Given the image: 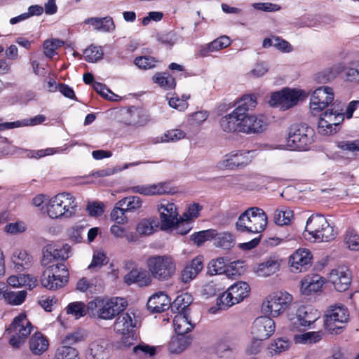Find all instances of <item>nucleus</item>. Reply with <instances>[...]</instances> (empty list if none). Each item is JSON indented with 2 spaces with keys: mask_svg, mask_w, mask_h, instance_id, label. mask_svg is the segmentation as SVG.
<instances>
[{
  "mask_svg": "<svg viewBox=\"0 0 359 359\" xmlns=\"http://www.w3.org/2000/svg\"><path fill=\"white\" fill-rule=\"evenodd\" d=\"M128 306L125 298L119 297H97L88 303L90 315L97 319L110 320Z\"/></svg>",
  "mask_w": 359,
  "mask_h": 359,
  "instance_id": "nucleus-1",
  "label": "nucleus"
},
{
  "mask_svg": "<svg viewBox=\"0 0 359 359\" xmlns=\"http://www.w3.org/2000/svg\"><path fill=\"white\" fill-rule=\"evenodd\" d=\"M43 208L50 219H70L76 215L78 203L72 194L62 192L49 198Z\"/></svg>",
  "mask_w": 359,
  "mask_h": 359,
  "instance_id": "nucleus-2",
  "label": "nucleus"
},
{
  "mask_svg": "<svg viewBox=\"0 0 359 359\" xmlns=\"http://www.w3.org/2000/svg\"><path fill=\"white\" fill-rule=\"evenodd\" d=\"M266 226V214L257 207L248 208L238 217L236 222V229L238 231L253 234L262 233Z\"/></svg>",
  "mask_w": 359,
  "mask_h": 359,
  "instance_id": "nucleus-3",
  "label": "nucleus"
},
{
  "mask_svg": "<svg viewBox=\"0 0 359 359\" xmlns=\"http://www.w3.org/2000/svg\"><path fill=\"white\" fill-rule=\"evenodd\" d=\"M305 231L309 236L308 239L317 242H329L334 240L337 231L321 215H311L306 224Z\"/></svg>",
  "mask_w": 359,
  "mask_h": 359,
  "instance_id": "nucleus-4",
  "label": "nucleus"
},
{
  "mask_svg": "<svg viewBox=\"0 0 359 359\" xmlns=\"http://www.w3.org/2000/svg\"><path fill=\"white\" fill-rule=\"evenodd\" d=\"M147 266L151 276L165 281L172 278L176 272V263L170 255H155L147 259Z\"/></svg>",
  "mask_w": 359,
  "mask_h": 359,
  "instance_id": "nucleus-5",
  "label": "nucleus"
},
{
  "mask_svg": "<svg viewBox=\"0 0 359 359\" xmlns=\"http://www.w3.org/2000/svg\"><path fill=\"white\" fill-rule=\"evenodd\" d=\"M314 130L306 125H293L290 128L287 147L293 151H306L313 142Z\"/></svg>",
  "mask_w": 359,
  "mask_h": 359,
  "instance_id": "nucleus-6",
  "label": "nucleus"
},
{
  "mask_svg": "<svg viewBox=\"0 0 359 359\" xmlns=\"http://www.w3.org/2000/svg\"><path fill=\"white\" fill-rule=\"evenodd\" d=\"M309 93L304 90L285 88L271 94L269 104L285 111L294 107L299 100L306 99Z\"/></svg>",
  "mask_w": 359,
  "mask_h": 359,
  "instance_id": "nucleus-7",
  "label": "nucleus"
},
{
  "mask_svg": "<svg viewBox=\"0 0 359 359\" xmlns=\"http://www.w3.org/2000/svg\"><path fill=\"white\" fill-rule=\"evenodd\" d=\"M292 296L285 291H278L268 295L262 304L265 315L275 318L283 313L292 302Z\"/></svg>",
  "mask_w": 359,
  "mask_h": 359,
  "instance_id": "nucleus-8",
  "label": "nucleus"
},
{
  "mask_svg": "<svg viewBox=\"0 0 359 359\" xmlns=\"http://www.w3.org/2000/svg\"><path fill=\"white\" fill-rule=\"evenodd\" d=\"M348 320L349 311L344 305L330 306L324 316L325 330L330 334H339Z\"/></svg>",
  "mask_w": 359,
  "mask_h": 359,
  "instance_id": "nucleus-9",
  "label": "nucleus"
},
{
  "mask_svg": "<svg viewBox=\"0 0 359 359\" xmlns=\"http://www.w3.org/2000/svg\"><path fill=\"white\" fill-rule=\"evenodd\" d=\"M68 278L69 271L64 264H52L43 271L41 283L44 287L55 290L64 287Z\"/></svg>",
  "mask_w": 359,
  "mask_h": 359,
  "instance_id": "nucleus-10",
  "label": "nucleus"
},
{
  "mask_svg": "<svg viewBox=\"0 0 359 359\" xmlns=\"http://www.w3.org/2000/svg\"><path fill=\"white\" fill-rule=\"evenodd\" d=\"M33 327L25 313L16 316L8 328L11 338L10 345L18 348L24 344L31 334Z\"/></svg>",
  "mask_w": 359,
  "mask_h": 359,
  "instance_id": "nucleus-11",
  "label": "nucleus"
},
{
  "mask_svg": "<svg viewBox=\"0 0 359 359\" xmlns=\"http://www.w3.org/2000/svg\"><path fill=\"white\" fill-rule=\"evenodd\" d=\"M137 320L133 312L128 311L118 316L114 323V330L122 336V344L125 347L134 345L136 337L134 328L136 327Z\"/></svg>",
  "mask_w": 359,
  "mask_h": 359,
  "instance_id": "nucleus-12",
  "label": "nucleus"
},
{
  "mask_svg": "<svg viewBox=\"0 0 359 359\" xmlns=\"http://www.w3.org/2000/svg\"><path fill=\"white\" fill-rule=\"evenodd\" d=\"M257 156L255 150H234L224 156L217 163L219 169H243Z\"/></svg>",
  "mask_w": 359,
  "mask_h": 359,
  "instance_id": "nucleus-13",
  "label": "nucleus"
},
{
  "mask_svg": "<svg viewBox=\"0 0 359 359\" xmlns=\"http://www.w3.org/2000/svg\"><path fill=\"white\" fill-rule=\"evenodd\" d=\"M156 210L159 215L161 229L165 231L172 230L177 224L180 217L177 205L172 202L163 199L156 204Z\"/></svg>",
  "mask_w": 359,
  "mask_h": 359,
  "instance_id": "nucleus-14",
  "label": "nucleus"
},
{
  "mask_svg": "<svg viewBox=\"0 0 359 359\" xmlns=\"http://www.w3.org/2000/svg\"><path fill=\"white\" fill-rule=\"evenodd\" d=\"M344 119L342 109H328L320 114L318 130V133L328 135L337 133V127Z\"/></svg>",
  "mask_w": 359,
  "mask_h": 359,
  "instance_id": "nucleus-15",
  "label": "nucleus"
},
{
  "mask_svg": "<svg viewBox=\"0 0 359 359\" xmlns=\"http://www.w3.org/2000/svg\"><path fill=\"white\" fill-rule=\"evenodd\" d=\"M240 133L246 135H258L265 132L269 120L263 114H249L241 116Z\"/></svg>",
  "mask_w": 359,
  "mask_h": 359,
  "instance_id": "nucleus-16",
  "label": "nucleus"
},
{
  "mask_svg": "<svg viewBox=\"0 0 359 359\" xmlns=\"http://www.w3.org/2000/svg\"><path fill=\"white\" fill-rule=\"evenodd\" d=\"M334 100V93L332 88L322 86L316 89L311 97L310 110L313 115L317 116L327 108Z\"/></svg>",
  "mask_w": 359,
  "mask_h": 359,
  "instance_id": "nucleus-17",
  "label": "nucleus"
},
{
  "mask_svg": "<svg viewBox=\"0 0 359 359\" xmlns=\"http://www.w3.org/2000/svg\"><path fill=\"white\" fill-rule=\"evenodd\" d=\"M127 190L147 196L172 194L175 192V189L168 182L135 185L129 187Z\"/></svg>",
  "mask_w": 359,
  "mask_h": 359,
  "instance_id": "nucleus-18",
  "label": "nucleus"
},
{
  "mask_svg": "<svg viewBox=\"0 0 359 359\" xmlns=\"http://www.w3.org/2000/svg\"><path fill=\"white\" fill-rule=\"evenodd\" d=\"M328 281L337 291L345 292L348 290L351 283V272L346 266H339L330 271Z\"/></svg>",
  "mask_w": 359,
  "mask_h": 359,
  "instance_id": "nucleus-19",
  "label": "nucleus"
},
{
  "mask_svg": "<svg viewBox=\"0 0 359 359\" xmlns=\"http://www.w3.org/2000/svg\"><path fill=\"white\" fill-rule=\"evenodd\" d=\"M275 327V323L271 317L261 316L254 321L251 333L254 339L264 340L273 334Z\"/></svg>",
  "mask_w": 359,
  "mask_h": 359,
  "instance_id": "nucleus-20",
  "label": "nucleus"
},
{
  "mask_svg": "<svg viewBox=\"0 0 359 359\" xmlns=\"http://www.w3.org/2000/svg\"><path fill=\"white\" fill-rule=\"evenodd\" d=\"M312 258V254L309 249H297L289 258L291 271L294 273H300L306 271L311 266Z\"/></svg>",
  "mask_w": 359,
  "mask_h": 359,
  "instance_id": "nucleus-21",
  "label": "nucleus"
},
{
  "mask_svg": "<svg viewBox=\"0 0 359 359\" xmlns=\"http://www.w3.org/2000/svg\"><path fill=\"white\" fill-rule=\"evenodd\" d=\"M320 318V313L313 309L302 306L297 311L296 316L291 319L293 328L300 326H309Z\"/></svg>",
  "mask_w": 359,
  "mask_h": 359,
  "instance_id": "nucleus-22",
  "label": "nucleus"
},
{
  "mask_svg": "<svg viewBox=\"0 0 359 359\" xmlns=\"http://www.w3.org/2000/svg\"><path fill=\"white\" fill-rule=\"evenodd\" d=\"M282 259L277 255H271L265 261L259 264L255 269V273L260 277L270 276L279 271Z\"/></svg>",
  "mask_w": 359,
  "mask_h": 359,
  "instance_id": "nucleus-23",
  "label": "nucleus"
},
{
  "mask_svg": "<svg viewBox=\"0 0 359 359\" xmlns=\"http://www.w3.org/2000/svg\"><path fill=\"white\" fill-rule=\"evenodd\" d=\"M171 308V300L163 292H158L151 296L147 302V308L152 313H161Z\"/></svg>",
  "mask_w": 359,
  "mask_h": 359,
  "instance_id": "nucleus-24",
  "label": "nucleus"
},
{
  "mask_svg": "<svg viewBox=\"0 0 359 359\" xmlns=\"http://www.w3.org/2000/svg\"><path fill=\"white\" fill-rule=\"evenodd\" d=\"M203 268V259L198 256L187 264L181 271V280L188 283L194 280Z\"/></svg>",
  "mask_w": 359,
  "mask_h": 359,
  "instance_id": "nucleus-25",
  "label": "nucleus"
},
{
  "mask_svg": "<svg viewBox=\"0 0 359 359\" xmlns=\"http://www.w3.org/2000/svg\"><path fill=\"white\" fill-rule=\"evenodd\" d=\"M325 280L318 274H311L305 276L301 281V292L306 295L311 294L321 290Z\"/></svg>",
  "mask_w": 359,
  "mask_h": 359,
  "instance_id": "nucleus-26",
  "label": "nucleus"
},
{
  "mask_svg": "<svg viewBox=\"0 0 359 359\" xmlns=\"http://www.w3.org/2000/svg\"><path fill=\"white\" fill-rule=\"evenodd\" d=\"M124 280L128 285L137 283L139 286H147L151 283L150 272L142 269H134L127 273Z\"/></svg>",
  "mask_w": 359,
  "mask_h": 359,
  "instance_id": "nucleus-27",
  "label": "nucleus"
},
{
  "mask_svg": "<svg viewBox=\"0 0 359 359\" xmlns=\"http://www.w3.org/2000/svg\"><path fill=\"white\" fill-rule=\"evenodd\" d=\"M344 69V63L339 62L318 72L315 74L314 79L318 83H326L333 81Z\"/></svg>",
  "mask_w": 359,
  "mask_h": 359,
  "instance_id": "nucleus-28",
  "label": "nucleus"
},
{
  "mask_svg": "<svg viewBox=\"0 0 359 359\" xmlns=\"http://www.w3.org/2000/svg\"><path fill=\"white\" fill-rule=\"evenodd\" d=\"M86 25H91L93 29L100 32H112L116 27L111 17L89 18L83 21Z\"/></svg>",
  "mask_w": 359,
  "mask_h": 359,
  "instance_id": "nucleus-29",
  "label": "nucleus"
},
{
  "mask_svg": "<svg viewBox=\"0 0 359 359\" xmlns=\"http://www.w3.org/2000/svg\"><path fill=\"white\" fill-rule=\"evenodd\" d=\"M241 116L234 110L222 116L219 121L222 130L226 133H240Z\"/></svg>",
  "mask_w": 359,
  "mask_h": 359,
  "instance_id": "nucleus-30",
  "label": "nucleus"
},
{
  "mask_svg": "<svg viewBox=\"0 0 359 359\" xmlns=\"http://www.w3.org/2000/svg\"><path fill=\"white\" fill-rule=\"evenodd\" d=\"M173 318V326L177 334H186L194 328L189 317L190 313H175Z\"/></svg>",
  "mask_w": 359,
  "mask_h": 359,
  "instance_id": "nucleus-31",
  "label": "nucleus"
},
{
  "mask_svg": "<svg viewBox=\"0 0 359 359\" xmlns=\"http://www.w3.org/2000/svg\"><path fill=\"white\" fill-rule=\"evenodd\" d=\"M237 107L233 109L241 116L248 114V111L254 109L257 104V96L254 94H246L236 100Z\"/></svg>",
  "mask_w": 359,
  "mask_h": 359,
  "instance_id": "nucleus-32",
  "label": "nucleus"
},
{
  "mask_svg": "<svg viewBox=\"0 0 359 359\" xmlns=\"http://www.w3.org/2000/svg\"><path fill=\"white\" fill-rule=\"evenodd\" d=\"M29 344L32 353L37 355L46 351L49 346L48 339L41 332L34 333L31 337Z\"/></svg>",
  "mask_w": 359,
  "mask_h": 359,
  "instance_id": "nucleus-33",
  "label": "nucleus"
},
{
  "mask_svg": "<svg viewBox=\"0 0 359 359\" xmlns=\"http://www.w3.org/2000/svg\"><path fill=\"white\" fill-rule=\"evenodd\" d=\"M7 283L13 287H26L29 289H32L36 287L37 280L34 276L31 275H13L8 278Z\"/></svg>",
  "mask_w": 359,
  "mask_h": 359,
  "instance_id": "nucleus-34",
  "label": "nucleus"
},
{
  "mask_svg": "<svg viewBox=\"0 0 359 359\" xmlns=\"http://www.w3.org/2000/svg\"><path fill=\"white\" fill-rule=\"evenodd\" d=\"M89 353L93 359H107L109 357L108 344L104 339H97L89 345Z\"/></svg>",
  "mask_w": 359,
  "mask_h": 359,
  "instance_id": "nucleus-35",
  "label": "nucleus"
},
{
  "mask_svg": "<svg viewBox=\"0 0 359 359\" xmlns=\"http://www.w3.org/2000/svg\"><path fill=\"white\" fill-rule=\"evenodd\" d=\"M192 302L193 297L189 293H182L171 303V311L172 313H190L189 306Z\"/></svg>",
  "mask_w": 359,
  "mask_h": 359,
  "instance_id": "nucleus-36",
  "label": "nucleus"
},
{
  "mask_svg": "<svg viewBox=\"0 0 359 359\" xmlns=\"http://www.w3.org/2000/svg\"><path fill=\"white\" fill-rule=\"evenodd\" d=\"M191 339L185 334H177L172 337L168 344V349L172 353L182 352L190 344Z\"/></svg>",
  "mask_w": 359,
  "mask_h": 359,
  "instance_id": "nucleus-37",
  "label": "nucleus"
},
{
  "mask_svg": "<svg viewBox=\"0 0 359 359\" xmlns=\"http://www.w3.org/2000/svg\"><path fill=\"white\" fill-rule=\"evenodd\" d=\"M159 226L158 220L155 217H149L140 220L136 226V231L140 236L152 234Z\"/></svg>",
  "mask_w": 359,
  "mask_h": 359,
  "instance_id": "nucleus-38",
  "label": "nucleus"
},
{
  "mask_svg": "<svg viewBox=\"0 0 359 359\" xmlns=\"http://www.w3.org/2000/svg\"><path fill=\"white\" fill-rule=\"evenodd\" d=\"M323 337L321 331L307 332L294 334L293 340L297 344H311L318 342Z\"/></svg>",
  "mask_w": 359,
  "mask_h": 359,
  "instance_id": "nucleus-39",
  "label": "nucleus"
},
{
  "mask_svg": "<svg viewBox=\"0 0 359 359\" xmlns=\"http://www.w3.org/2000/svg\"><path fill=\"white\" fill-rule=\"evenodd\" d=\"M229 288L231 292V295L234 297L233 298L238 304L247 297L250 292V287L248 284L243 281L235 283Z\"/></svg>",
  "mask_w": 359,
  "mask_h": 359,
  "instance_id": "nucleus-40",
  "label": "nucleus"
},
{
  "mask_svg": "<svg viewBox=\"0 0 359 359\" xmlns=\"http://www.w3.org/2000/svg\"><path fill=\"white\" fill-rule=\"evenodd\" d=\"M11 259L15 268L20 271L22 269L29 266L32 258L25 250H16L14 251Z\"/></svg>",
  "mask_w": 359,
  "mask_h": 359,
  "instance_id": "nucleus-41",
  "label": "nucleus"
},
{
  "mask_svg": "<svg viewBox=\"0 0 359 359\" xmlns=\"http://www.w3.org/2000/svg\"><path fill=\"white\" fill-rule=\"evenodd\" d=\"M152 79L154 83L165 90L172 89L176 86L175 78L167 72H157Z\"/></svg>",
  "mask_w": 359,
  "mask_h": 359,
  "instance_id": "nucleus-42",
  "label": "nucleus"
},
{
  "mask_svg": "<svg viewBox=\"0 0 359 359\" xmlns=\"http://www.w3.org/2000/svg\"><path fill=\"white\" fill-rule=\"evenodd\" d=\"M127 120L126 123L130 126H142L147 123V118L142 111L135 107H131L127 111Z\"/></svg>",
  "mask_w": 359,
  "mask_h": 359,
  "instance_id": "nucleus-43",
  "label": "nucleus"
},
{
  "mask_svg": "<svg viewBox=\"0 0 359 359\" xmlns=\"http://www.w3.org/2000/svg\"><path fill=\"white\" fill-rule=\"evenodd\" d=\"M186 133L178 128L167 130L164 134L156 137V142H175L184 139Z\"/></svg>",
  "mask_w": 359,
  "mask_h": 359,
  "instance_id": "nucleus-44",
  "label": "nucleus"
},
{
  "mask_svg": "<svg viewBox=\"0 0 359 359\" xmlns=\"http://www.w3.org/2000/svg\"><path fill=\"white\" fill-rule=\"evenodd\" d=\"M66 313L72 316L75 319H79L86 315L88 311V304L83 302H74L69 303L66 309Z\"/></svg>",
  "mask_w": 359,
  "mask_h": 359,
  "instance_id": "nucleus-45",
  "label": "nucleus"
},
{
  "mask_svg": "<svg viewBox=\"0 0 359 359\" xmlns=\"http://www.w3.org/2000/svg\"><path fill=\"white\" fill-rule=\"evenodd\" d=\"M215 245L224 249H231L235 243L234 236L229 232H222L214 236Z\"/></svg>",
  "mask_w": 359,
  "mask_h": 359,
  "instance_id": "nucleus-46",
  "label": "nucleus"
},
{
  "mask_svg": "<svg viewBox=\"0 0 359 359\" xmlns=\"http://www.w3.org/2000/svg\"><path fill=\"white\" fill-rule=\"evenodd\" d=\"M110 233L116 238H126L128 242H136L137 236L133 231H128L126 229L118 224H114L110 227Z\"/></svg>",
  "mask_w": 359,
  "mask_h": 359,
  "instance_id": "nucleus-47",
  "label": "nucleus"
},
{
  "mask_svg": "<svg viewBox=\"0 0 359 359\" xmlns=\"http://www.w3.org/2000/svg\"><path fill=\"white\" fill-rule=\"evenodd\" d=\"M27 294V293L25 290L8 292L7 288L4 292V299L8 304L18 306L22 304L25 302Z\"/></svg>",
  "mask_w": 359,
  "mask_h": 359,
  "instance_id": "nucleus-48",
  "label": "nucleus"
},
{
  "mask_svg": "<svg viewBox=\"0 0 359 359\" xmlns=\"http://www.w3.org/2000/svg\"><path fill=\"white\" fill-rule=\"evenodd\" d=\"M121 203L119 201L116 202L110 214L111 219L118 224H124L128 222V218L126 215L127 211L121 205Z\"/></svg>",
  "mask_w": 359,
  "mask_h": 359,
  "instance_id": "nucleus-49",
  "label": "nucleus"
},
{
  "mask_svg": "<svg viewBox=\"0 0 359 359\" xmlns=\"http://www.w3.org/2000/svg\"><path fill=\"white\" fill-rule=\"evenodd\" d=\"M119 201L122 202L121 205L123 206L126 205V208H124L127 212H134L139 210L142 208L143 203L142 200L139 196H136L125 197Z\"/></svg>",
  "mask_w": 359,
  "mask_h": 359,
  "instance_id": "nucleus-50",
  "label": "nucleus"
},
{
  "mask_svg": "<svg viewBox=\"0 0 359 359\" xmlns=\"http://www.w3.org/2000/svg\"><path fill=\"white\" fill-rule=\"evenodd\" d=\"M228 260L224 257H218L208 264V271L211 275L226 274Z\"/></svg>",
  "mask_w": 359,
  "mask_h": 359,
  "instance_id": "nucleus-51",
  "label": "nucleus"
},
{
  "mask_svg": "<svg viewBox=\"0 0 359 359\" xmlns=\"http://www.w3.org/2000/svg\"><path fill=\"white\" fill-rule=\"evenodd\" d=\"M346 81L353 83H359V60L349 62L345 69Z\"/></svg>",
  "mask_w": 359,
  "mask_h": 359,
  "instance_id": "nucleus-52",
  "label": "nucleus"
},
{
  "mask_svg": "<svg viewBox=\"0 0 359 359\" xmlns=\"http://www.w3.org/2000/svg\"><path fill=\"white\" fill-rule=\"evenodd\" d=\"M292 217V210L287 208L277 210L274 214V222L280 226L287 225L290 223Z\"/></svg>",
  "mask_w": 359,
  "mask_h": 359,
  "instance_id": "nucleus-53",
  "label": "nucleus"
},
{
  "mask_svg": "<svg viewBox=\"0 0 359 359\" xmlns=\"http://www.w3.org/2000/svg\"><path fill=\"white\" fill-rule=\"evenodd\" d=\"M83 55L88 62H96L102 58L103 50L102 47L92 45L84 50Z\"/></svg>",
  "mask_w": 359,
  "mask_h": 359,
  "instance_id": "nucleus-54",
  "label": "nucleus"
},
{
  "mask_svg": "<svg viewBox=\"0 0 359 359\" xmlns=\"http://www.w3.org/2000/svg\"><path fill=\"white\" fill-rule=\"evenodd\" d=\"M55 359H80L78 351L72 346H62L55 353Z\"/></svg>",
  "mask_w": 359,
  "mask_h": 359,
  "instance_id": "nucleus-55",
  "label": "nucleus"
},
{
  "mask_svg": "<svg viewBox=\"0 0 359 359\" xmlns=\"http://www.w3.org/2000/svg\"><path fill=\"white\" fill-rule=\"evenodd\" d=\"M216 235L214 229H208L196 232L191 235V239L198 246L203 245L205 241L211 240Z\"/></svg>",
  "mask_w": 359,
  "mask_h": 359,
  "instance_id": "nucleus-56",
  "label": "nucleus"
},
{
  "mask_svg": "<svg viewBox=\"0 0 359 359\" xmlns=\"http://www.w3.org/2000/svg\"><path fill=\"white\" fill-rule=\"evenodd\" d=\"M86 333L82 330H78L73 332L67 334L62 340L64 346H69L75 344L76 343L84 341L86 339Z\"/></svg>",
  "mask_w": 359,
  "mask_h": 359,
  "instance_id": "nucleus-57",
  "label": "nucleus"
},
{
  "mask_svg": "<svg viewBox=\"0 0 359 359\" xmlns=\"http://www.w3.org/2000/svg\"><path fill=\"white\" fill-rule=\"evenodd\" d=\"M63 45V41L57 39H47L43 42L44 54L51 58L56 54V50Z\"/></svg>",
  "mask_w": 359,
  "mask_h": 359,
  "instance_id": "nucleus-58",
  "label": "nucleus"
},
{
  "mask_svg": "<svg viewBox=\"0 0 359 359\" xmlns=\"http://www.w3.org/2000/svg\"><path fill=\"white\" fill-rule=\"evenodd\" d=\"M344 241L349 250L359 251V235L355 229L347 230Z\"/></svg>",
  "mask_w": 359,
  "mask_h": 359,
  "instance_id": "nucleus-59",
  "label": "nucleus"
},
{
  "mask_svg": "<svg viewBox=\"0 0 359 359\" xmlns=\"http://www.w3.org/2000/svg\"><path fill=\"white\" fill-rule=\"evenodd\" d=\"M107 263L106 254L101 250L94 251L91 263L88 266L90 270L97 271Z\"/></svg>",
  "mask_w": 359,
  "mask_h": 359,
  "instance_id": "nucleus-60",
  "label": "nucleus"
},
{
  "mask_svg": "<svg viewBox=\"0 0 359 359\" xmlns=\"http://www.w3.org/2000/svg\"><path fill=\"white\" fill-rule=\"evenodd\" d=\"M133 352L137 357L153 356L156 353V348L144 343H140L133 348Z\"/></svg>",
  "mask_w": 359,
  "mask_h": 359,
  "instance_id": "nucleus-61",
  "label": "nucleus"
},
{
  "mask_svg": "<svg viewBox=\"0 0 359 359\" xmlns=\"http://www.w3.org/2000/svg\"><path fill=\"white\" fill-rule=\"evenodd\" d=\"M27 229V224L21 220H16L14 222L8 223L4 231L8 234L15 235L25 232Z\"/></svg>",
  "mask_w": 359,
  "mask_h": 359,
  "instance_id": "nucleus-62",
  "label": "nucleus"
},
{
  "mask_svg": "<svg viewBox=\"0 0 359 359\" xmlns=\"http://www.w3.org/2000/svg\"><path fill=\"white\" fill-rule=\"evenodd\" d=\"M157 60L151 56L137 57L135 60V65L140 69H149L156 67Z\"/></svg>",
  "mask_w": 359,
  "mask_h": 359,
  "instance_id": "nucleus-63",
  "label": "nucleus"
},
{
  "mask_svg": "<svg viewBox=\"0 0 359 359\" xmlns=\"http://www.w3.org/2000/svg\"><path fill=\"white\" fill-rule=\"evenodd\" d=\"M243 272V262L242 261H235L226 265V275L229 278H236Z\"/></svg>",
  "mask_w": 359,
  "mask_h": 359,
  "instance_id": "nucleus-64",
  "label": "nucleus"
}]
</instances>
